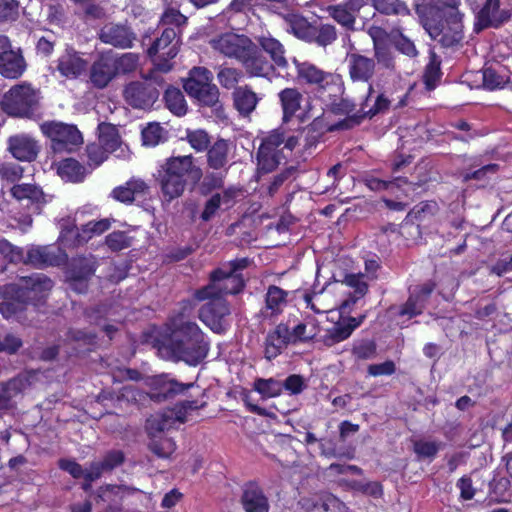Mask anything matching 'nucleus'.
I'll use <instances>...</instances> for the list:
<instances>
[{
  "instance_id": "f257e3e1",
  "label": "nucleus",
  "mask_w": 512,
  "mask_h": 512,
  "mask_svg": "<svg viewBox=\"0 0 512 512\" xmlns=\"http://www.w3.org/2000/svg\"><path fill=\"white\" fill-rule=\"evenodd\" d=\"M172 316L169 320L170 337L164 345L171 357L189 365H198L208 354L209 343L205 340L200 327L186 320L184 311Z\"/></svg>"
},
{
  "instance_id": "f03ea898",
  "label": "nucleus",
  "mask_w": 512,
  "mask_h": 512,
  "mask_svg": "<svg viewBox=\"0 0 512 512\" xmlns=\"http://www.w3.org/2000/svg\"><path fill=\"white\" fill-rule=\"evenodd\" d=\"M52 286V280L40 273L21 277L19 283L8 287L11 292L15 293L16 298L1 302L0 313L6 319L20 320L25 304L40 305L46 299Z\"/></svg>"
},
{
  "instance_id": "7ed1b4c3",
  "label": "nucleus",
  "mask_w": 512,
  "mask_h": 512,
  "mask_svg": "<svg viewBox=\"0 0 512 512\" xmlns=\"http://www.w3.org/2000/svg\"><path fill=\"white\" fill-rule=\"evenodd\" d=\"M249 264L247 258L235 259L223 264L210 274V282L194 292V298L205 301L212 296L224 298L228 294H237L244 287L241 271Z\"/></svg>"
},
{
  "instance_id": "20e7f679",
  "label": "nucleus",
  "mask_w": 512,
  "mask_h": 512,
  "mask_svg": "<svg viewBox=\"0 0 512 512\" xmlns=\"http://www.w3.org/2000/svg\"><path fill=\"white\" fill-rule=\"evenodd\" d=\"M298 144V136L287 135L281 128L270 131L262 138L257 151L259 169L273 171L286 158L285 151L292 152Z\"/></svg>"
},
{
  "instance_id": "39448f33",
  "label": "nucleus",
  "mask_w": 512,
  "mask_h": 512,
  "mask_svg": "<svg viewBox=\"0 0 512 512\" xmlns=\"http://www.w3.org/2000/svg\"><path fill=\"white\" fill-rule=\"evenodd\" d=\"M39 91L31 84L22 82L12 86L1 100L5 113L13 117L31 118L39 108Z\"/></svg>"
},
{
  "instance_id": "423d86ee",
  "label": "nucleus",
  "mask_w": 512,
  "mask_h": 512,
  "mask_svg": "<svg viewBox=\"0 0 512 512\" xmlns=\"http://www.w3.org/2000/svg\"><path fill=\"white\" fill-rule=\"evenodd\" d=\"M212 81L213 74L209 69L205 67H194L189 72V78L184 83V89L199 105L218 110L221 106L219 102V90Z\"/></svg>"
},
{
  "instance_id": "0eeeda50",
  "label": "nucleus",
  "mask_w": 512,
  "mask_h": 512,
  "mask_svg": "<svg viewBox=\"0 0 512 512\" xmlns=\"http://www.w3.org/2000/svg\"><path fill=\"white\" fill-rule=\"evenodd\" d=\"M42 133L51 140L54 152H72L83 143V137L73 124L48 121L40 125Z\"/></svg>"
},
{
  "instance_id": "6e6552de",
  "label": "nucleus",
  "mask_w": 512,
  "mask_h": 512,
  "mask_svg": "<svg viewBox=\"0 0 512 512\" xmlns=\"http://www.w3.org/2000/svg\"><path fill=\"white\" fill-rule=\"evenodd\" d=\"M178 33L179 31L174 27L164 28L161 36L148 49V55L155 56L153 62L157 71L167 73L172 69L173 65L170 60L179 52Z\"/></svg>"
},
{
  "instance_id": "1a4fd4ad",
  "label": "nucleus",
  "mask_w": 512,
  "mask_h": 512,
  "mask_svg": "<svg viewBox=\"0 0 512 512\" xmlns=\"http://www.w3.org/2000/svg\"><path fill=\"white\" fill-rule=\"evenodd\" d=\"M155 83L161 85L163 80L151 75L143 81H133L124 88V99L128 105L135 109H150L159 97V90Z\"/></svg>"
},
{
  "instance_id": "9d476101",
  "label": "nucleus",
  "mask_w": 512,
  "mask_h": 512,
  "mask_svg": "<svg viewBox=\"0 0 512 512\" xmlns=\"http://www.w3.org/2000/svg\"><path fill=\"white\" fill-rule=\"evenodd\" d=\"M342 41L347 49L345 61L350 79L353 82L368 83L375 74V60L357 52L349 34H345Z\"/></svg>"
},
{
  "instance_id": "9b49d317",
  "label": "nucleus",
  "mask_w": 512,
  "mask_h": 512,
  "mask_svg": "<svg viewBox=\"0 0 512 512\" xmlns=\"http://www.w3.org/2000/svg\"><path fill=\"white\" fill-rule=\"evenodd\" d=\"M96 268L97 260L91 254L73 258L67 276L69 287L77 293L86 292Z\"/></svg>"
},
{
  "instance_id": "f8f14e48",
  "label": "nucleus",
  "mask_w": 512,
  "mask_h": 512,
  "mask_svg": "<svg viewBox=\"0 0 512 512\" xmlns=\"http://www.w3.org/2000/svg\"><path fill=\"white\" fill-rule=\"evenodd\" d=\"M200 309L199 319L216 333L226 330L225 318L230 314V308L224 298L212 296Z\"/></svg>"
},
{
  "instance_id": "ddd939ff",
  "label": "nucleus",
  "mask_w": 512,
  "mask_h": 512,
  "mask_svg": "<svg viewBox=\"0 0 512 512\" xmlns=\"http://www.w3.org/2000/svg\"><path fill=\"white\" fill-rule=\"evenodd\" d=\"M209 43L215 51L239 61L245 52H249L253 42L245 35L226 32L212 38Z\"/></svg>"
},
{
  "instance_id": "4468645a",
  "label": "nucleus",
  "mask_w": 512,
  "mask_h": 512,
  "mask_svg": "<svg viewBox=\"0 0 512 512\" xmlns=\"http://www.w3.org/2000/svg\"><path fill=\"white\" fill-rule=\"evenodd\" d=\"M110 227L108 219L90 221L82 227V232L77 228L66 229L61 232L59 240L64 247L73 248L87 242L93 235H99Z\"/></svg>"
},
{
  "instance_id": "2eb2a0df",
  "label": "nucleus",
  "mask_w": 512,
  "mask_h": 512,
  "mask_svg": "<svg viewBox=\"0 0 512 512\" xmlns=\"http://www.w3.org/2000/svg\"><path fill=\"white\" fill-rule=\"evenodd\" d=\"M298 505L305 512H342L345 504L332 493L319 491L299 499Z\"/></svg>"
},
{
  "instance_id": "dca6fc26",
  "label": "nucleus",
  "mask_w": 512,
  "mask_h": 512,
  "mask_svg": "<svg viewBox=\"0 0 512 512\" xmlns=\"http://www.w3.org/2000/svg\"><path fill=\"white\" fill-rule=\"evenodd\" d=\"M294 62L297 69V77L300 81L323 89L329 85H335L338 86V89H341V78L339 75L325 72L309 62L300 63L296 60Z\"/></svg>"
},
{
  "instance_id": "f3484780",
  "label": "nucleus",
  "mask_w": 512,
  "mask_h": 512,
  "mask_svg": "<svg viewBox=\"0 0 512 512\" xmlns=\"http://www.w3.org/2000/svg\"><path fill=\"white\" fill-rule=\"evenodd\" d=\"M99 39L105 44L126 49L132 47L136 35L126 24L110 22L101 27Z\"/></svg>"
},
{
  "instance_id": "a211bd4d",
  "label": "nucleus",
  "mask_w": 512,
  "mask_h": 512,
  "mask_svg": "<svg viewBox=\"0 0 512 512\" xmlns=\"http://www.w3.org/2000/svg\"><path fill=\"white\" fill-rule=\"evenodd\" d=\"M10 194L13 199L36 214L40 213L42 206L47 203L42 189L34 184H15L10 188Z\"/></svg>"
},
{
  "instance_id": "6ab92c4d",
  "label": "nucleus",
  "mask_w": 512,
  "mask_h": 512,
  "mask_svg": "<svg viewBox=\"0 0 512 512\" xmlns=\"http://www.w3.org/2000/svg\"><path fill=\"white\" fill-rule=\"evenodd\" d=\"M330 110L336 115L346 116L343 120L333 124L330 127L331 131L352 129L358 126L364 119L361 108L356 110V104L346 98L331 103Z\"/></svg>"
},
{
  "instance_id": "aec40b11",
  "label": "nucleus",
  "mask_w": 512,
  "mask_h": 512,
  "mask_svg": "<svg viewBox=\"0 0 512 512\" xmlns=\"http://www.w3.org/2000/svg\"><path fill=\"white\" fill-rule=\"evenodd\" d=\"M510 12L500 8V0H486L483 8L477 14L475 30L477 32L488 28H497L510 18Z\"/></svg>"
},
{
  "instance_id": "412c9836",
  "label": "nucleus",
  "mask_w": 512,
  "mask_h": 512,
  "mask_svg": "<svg viewBox=\"0 0 512 512\" xmlns=\"http://www.w3.org/2000/svg\"><path fill=\"white\" fill-rule=\"evenodd\" d=\"M8 150L17 160L31 162L36 159L40 146L32 136L20 133L9 137Z\"/></svg>"
},
{
  "instance_id": "4be33fe9",
  "label": "nucleus",
  "mask_w": 512,
  "mask_h": 512,
  "mask_svg": "<svg viewBox=\"0 0 512 512\" xmlns=\"http://www.w3.org/2000/svg\"><path fill=\"white\" fill-rule=\"evenodd\" d=\"M124 462V454L120 450L108 451L101 459L94 460L86 468L85 480H96L106 477Z\"/></svg>"
},
{
  "instance_id": "5701e85b",
  "label": "nucleus",
  "mask_w": 512,
  "mask_h": 512,
  "mask_svg": "<svg viewBox=\"0 0 512 512\" xmlns=\"http://www.w3.org/2000/svg\"><path fill=\"white\" fill-rule=\"evenodd\" d=\"M239 62L251 77H268L273 71V65L260 54L255 43L251 44L249 52H245Z\"/></svg>"
},
{
  "instance_id": "b1692460",
  "label": "nucleus",
  "mask_w": 512,
  "mask_h": 512,
  "mask_svg": "<svg viewBox=\"0 0 512 512\" xmlns=\"http://www.w3.org/2000/svg\"><path fill=\"white\" fill-rule=\"evenodd\" d=\"M66 255L56 247L36 246L31 247L24 258V262L36 267L54 266L60 264Z\"/></svg>"
},
{
  "instance_id": "393cba45",
  "label": "nucleus",
  "mask_w": 512,
  "mask_h": 512,
  "mask_svg": "<svg viewBox=\"0 0 512 512\" xmlns=\"http://www.w3.org/2000/svg\"><path fill=\"white\" fill-rule=\"evenodd\" d=\"M289 344H292L289 327L287 324L280 323L266 336L265 358L269 361L275 359Z\"/></svg>"
},
{
  "instance_id": "a878e982",
  "label": "nucleus",
  "mask_w": 512,
  "mask_h": 512,
  "mask_svg": "<svg viewBox=\"0 0 512 512\" xmlns=\"http://www.w3.org/2000/svg\"><path fill=\"white\" fill-rule=\"evenodd\" d=\"M27 69L22 50L16 47L9 52H0V75L7 79L20 78Z\"/></svg>"
},
{
  "instance_id": "bb28decb",
  "label": "nucleus",
  "mask_w": 512,
  "mask_h": 512,
  "mask_svg": "<svg viewBox=\"0 0 512 512\" xmlns=\"http://www.w3.org/2000/svg\"><path fill=\"white\" fill-rule=\"evenodd\" d=\"M99 143L109 154H115L116 157H125L129 152L128 147L121 141L117 128L109 123L98 125Z\"/></svg>"
},
{
  "instance_id": "cd10ccee",
  "label": "nucleus",
  "mask_w": 512,
  "mask_h": 512,
  "mask_svg": "<svg viewBox=\"0 0 512 512\" xmlns=\"http://www.w3.org/2000/svg\"><path fill=\"white\" fill-rule=\"evenodd\" d=\"M161 170L180 179H186L185 177L189 174L196 179L201 176V170L194 165L192 155L170 157Z\"/></svg>"
},
{
  "instance_id": "c85d7f7f",
  "label": "nucleus",
  "mask_w": 512,
  "mask_h": 512,
  "mask_svg": "<svg viewBox=\"0 0 512 512\" xmlns=\"http://www.w3.org/2000/svg\"><path fill=\"white\" fill-rule=\"evenodd\" d=\"M430 36L445 48L457 46L463 40L461 17L452 18L451 26L429 31Z\"/></svg>"
},
{
  "instance_id": "c756f323",
  "label": "nucleus",
  "mask_w": 512,
  "mask_h": 512,
  "mask_svg": "<svg viewBox=\"0 0 512 512\" xmlns=\"http://www.w3.org/2000/svg\"><path fill=\"white\" fill-rule=\"evenodd\" d=\"M85 68L86 62L73 50H66L57 60L56 69L66 78H77Z\"/></svg>"
},
{
  "instance_id": "7c9ffc66",
  "label": "nucleus",
  "mask_w": 512,
  "mask_h": 512,
  "mask_svg": "<svg viewBox=\"0 0 512 512\" xmlns=\"http://www.w3.org/2000/svg\"><path fill=\"white\" fill-rule=\"evenodd\" d=\"M115 67L111 62L110 55H103L99 60L94 62L90 71V80L97 88L106 87L109 82L116 76Z\"/></svg>"
},
{
  "instance_id": "2f4dec72",
  "label": "nucleus",
  "mask_w": 512,
  "mask_h": 512,
  "mask_svg": "<svg viewBox=\"0 0 512 512\" xmlns=\"http://www.w3.org/2000/svg\"><path fill=\"white\" fill-rule=\"evenodd\" d=\"M232 143L225 139L216 140L207 149V164L214 170H220L227 166L230 160Z\"/></svg>"
},
{
  "instance_id": "473e14b6",
  "label": "nucleus",
  "mask_w": 512,
  "mask_h": 512,
  "mask_svg": "<svg viewBox=\"0 0 512 512\" xmlns=\"http://www.w3.org/2000/svg\"><path fill=\"white\" fill-rule=\"evenodd\" d=\"M233 101L237 111L243 116H248L255 110L259 97L249 86L244 85L234 89Z\"/></svg>"
},
{
  "instance_id": "72a5a7b5",
  "label": "nucleus",
  "mask_w": 512,
  "mask_h": 512,
  "mask_svg": "<svg viewBox=\"0 0 512 512\" xmlns=\"http://www.w3.org/2000/svg\"><path fill=\"white\" fill-rule=\"evenodd\" d=\"M147 190L148 186L143 180L131 179L113 189L112 197L122 203H132L137 196L144 195Z\"/></svg>"
},
{
  "instance_id": "f704fd0d",
  "label": "nucleus",
  "mask_w": 512,
  "mask_h": 512,
  "mask_svg": "<svg viewBox=\"0 0 512 512\" xmlns=\"http://www.w3.org/2000/svg\"><path fill=\"white\" fill-rule=\"evenodd\" d=\"M283 110V122L287 123L301 108L302 93L297 88H285L278 93Z\"/></svg>"
},
{
  "instance_id": "c9c22d12",
  "label": "nucleus",
  "mask_w": 512,
  "mask_h": 512,
  "mask_svg": "<svg viewBox=\"0 0 512 512\" xmlns=\"http://www.w3.org/2000/svg\"><path fill=\"white\" fill-rule=\"evenodd\" d=\"M257 41L261 48L270 55L274 64L281 68L285 69L288 66L287 59L285 58V49L284 46L280 43L279 40L272 37L270 34L261 35L257 38Z\"/></svg>"
},
{
  "instance_id": "e433bc0d",
  "label": "nucleus",
  "mask_w": 512,
  "mask_h": 512,
  "mask_svg": "<svg viewBox=\"0 0 512 512\" xmlns=\"http://www.w3.org/2000/svg\"><path fill=\"white\" fill-rule=\"evenodd\" d=\"M159 182L163 197L169 202L179 198L186 187V179H180L162 170L159 171Z\"/></svg>"
},
{
  "instance_id": "4c0bfd02",
  "label": "nucleus",
  "mask_w": 512,
  "mask_h": 512,
  "mask_svg": "<svg viewBox=\"0 0 512 512\" xmlns=\"http://www.w3.org/2000/svg\"><path fill=\"white\" fill-rule=\"evenodd\" d=\"M241 504L245 512H269L268 498L258 488L245 489L241 496Z\"/></svg>"
},
{
  "instance_id": "58836bf2",
  "label": "nucleus",
  "mask_w": 512,
  "mask_h": 512,
  "mask_svg": "<svg viewBox=\"0 0 512 512\" xmlns=\"http://www.w3.org/2000/svg\"><path fill=\"white\" fill-rule=\"evenodd\" d=\"M86 168L76 159L66 158L57 165V174L67 182H81L86 176Z\"/></svg>"
},
{
  "instance_id": "ea45409f",
  "label": "nucleus",
  "mask_w": 512,
  "mask_h": 512,
  "mask_svg": "<svg viewBox=\"0 0 512 512\" xmlns=\"http://www.w3.org/2000/svg\"><path fill=\"white\" fill-rule=\"evenodd\" d=\"M284 20L288 32L294 34L298 39L309 42L314 25L309 23L301 15L295 13H288L284 16Z\"/></svg>"
},
{
  "instance_id": "a19ab883",
  "label": "nucleus",
  "mask_w": 512,
  "mask_h": 512,
  "mask_svg": "<svg viewBox=\"0 0 512 512\" xmlns=\"http://www.w3.org/2000/svg\"><path fill=\"white\" fill-rule=\"evenodd\" d=\"M374 93V88L372 84L368 86V94L365 100L361 104V112H363V118L370 117L372 118L378 113L384 112L388 109L390 105V101L385 97L384 94H378L375 99H373L372 94Z\"/></svg>"
},
{
  "instance_id": "79ce46f5",
  "label": "nucleus",
  "mask_w": 512,
  "mask_h": 512,
  "mask_svg": "<svg viewBox=\"0 0 512 512\" xmlns=\"http://www.w3.org/2000/svg\"><path fill=\"white\" fill-rule=\"evenodd\" d=\"M26 387V379L15 377L6 383L0 384V410L7 409L10 401Z\"/></svg>"
},
{
  "instance_id": "37998d69",
  "label": "nucleus",
  "mask_w": 512,
  "mask_h": 512,
  "mask_svg": "<svg viewBox=\"0 0 512 512\" xmlns=\"http://www.w3.org/2000/svg\"><path fill=\"white\" fill-rule=\"evenodd\" d=\"M166 107L176 116H183L187 112V103L182 91L175 87H168L164 93Z\"/></svg>"
},
{
  "instance_id": "c03bdc74",
  "label": "nucleus",
  "mask_w": 512,
  "mask_h": 512,
  "mask_svg": "<svg viewBox=\"0 0 512 512\" xmlns=\"http://www.w3.org/2000/svg\"><path fill=\"white\" fill-rule=\"evenodd\" d=\"M441 441L431 439H419L413 442V451L420 460L432 461L443 448Z\"/></svg>"
},
{
  "instance_id": "a18cd8bd",
  "label": "nucleus",
  "mask_w": 512,
  "mask_h": 512,
  "mask_svg": "<svg viewBox=\"0 0 512 512\" xmlns=\"http://www.w3.org/2000/svg\"><path fill=\"white\" fill-rule=\"evenodd\" d=\"M142 143L148 147H155L167 140V131L156 122L148 123L141 131Z\"/></svg>"
},
{
  "instance_id": "49530a36",
  "label": "nucleus",
  "mask_w": 512,
  "mask_h": 512,
  "mask_svg": "<svg viewBox=\"0 0 512 512\" xmlns=\"http://www.w3.org/2000/svg\"><path fill=\"white\" fill-rule=\"evenodd\" d=\"M253 390L259 393L262 398L268 399L281 395L283 385L281 381L275 378H257L253 383Z\"/></svg>"
},
{
  "instance_id": "de8ad7c7",
  "label": "nucleus",
  "mask_w": 512,
  "mask_h": 512,
  "mask_svg": "<svg viewBox=\"0 0 512 512\" xmlns=\"http://www.w3.org/2000/svg\"><path fill=\"white\" fill-rule=\"evenodd\" d=\"M318 330L314 320L299 323L292 330L289 329L292 344L311 341L318 334Z\"/></svg>"
},
{
  "instance_id": "09e8293b",
  "label": "nucleus",
  "mask_w": 512,
  "mask_h": 512,
  "mask_svg": "<svg viewBox=\"0 0 512 512\" xmlns=\"http://www.w3.org/2000/svg\"><path fill=\"white\" fill-rule=\"evenodd\" d=\"M337 39L336 27L332 24H321L313 27L311 39L308 43H315L320 47L331 45Z\"/></svg>"
},
{
  "instance_id": "8fccbe9b",
  "label": "nucleus",
  "mask_w": 512,
  "mask_h": 512,
  "mask_svg": "<svg viewBox=\"0 0 512 512\" xmlns=\"http://www.w3.org/2000/svg\"><path fill=\"white\" fill-rule=\"evenodd\" d=\"M489 503H507L512 498L511 482H488Z\"/></svg>"
},
{
  "instance_id": "3c124183",
  "label": "nucleus",
  "mask_w": 512,
  "mask_h": 512,
  "mask_svg": "<svg viewBox=\"0 0 512 512\" xmlns=\"http://www.w3.org/2000/svg\"><path fill=\"white\" fill-rule=\"evenodd\" d=\"M376 11L384 15H409L410 10L401 0H372Z\"/></svg>"
},
{
  "instance_id": "603ef678",
  "label": "nucleus",
  "mask_w": 512,
  "mask_h": 512,
  "mask_svg": "<svg viewBox=\"0 0 512 512\" xmlns=\"http://www.w3.org/2000/svg\"><path fill=\"white\" fill-rule=\"evenodd\" d=\"M329 16L334 19L339 25L348 31H355L356 18L354 14L347 11L344 7L335 4L327 7Z\"/></svg>"
},
{
  "instance_id": "864d4df0",
  "label": "nucleus",
  "mask_w": 512,
  "mask_h": 512,
  "mask_svg": "<svg viewBox=\"0 0 512 512\" xmlns=\"http://www.w3.org/2000/svg\"><path fill=\"white\" fill-rule=\"evenodd\" d=\"M115 67L116 75L134 71L138 65L139 57L135 53H124L120 56L109 54Z\"/></svg>"
},
{
  "instance_id": "5fc2aeb1",
  "label": "nucleus",
  "mask_w": 512,
  "mask_h": 512,
  "mask_svg": "<svg viewBox=\"0 0 512 512\" xmlns=\"http://www.w3.org/2000/svg\"><path fill=\"white\" fill-rule=\"evenodd\" d=\"M287 292L278 286H269L266 293V307L272 314L279 313L286 304Z\"/></svg>"
},
{
  "instance_id": "6e6d98bb",
  "label": "nucleus",
  "mask_w": 512,
  "mask_h": 512,
  "mask_svg": "<svg viewBox=\"0 0 512 512\" xmlns=\"http://www.w3.org/2000/svg\"><path fill=\"white\" fill-rule=\"evenodd\" d=\"M350 336L351 328L345 324V321H339L332 328L327 330L323 342L327 346H333L348 339Z\"/></svg>"
},
{
  "instance_id": "4d7b16f0",
  "label": "nucleus",
  "mask_w": 512,
  "mask_h": 512,
  "mask_svg": "<svg viewBox=\"0 0 512 512\" xmlns=\"http://www.w3.org/2000/svg\"><path fill=\"white\" fill-rule=\"evenodd\" d=\"M243 74L242 71L233 67L221 66L217 72V80L223 88H237Z\"/></svg>"
},
{
  "instance_id": "13d9d810",
  "label": "nucleus",
  "mask_w": 512,
  "mask_h": 512,
  "mask_svg": "<svg viewBox=\"0 0 512 512\" xmlns=\"http://www.w3.org/2000/svg\"><path fill=\"white\" fill-rule=\"evenodd\" d=\"M352 355L356 360H369L376 355V344L371 340H359L353 343Z\"/></svg>"
},
{
  "instance_id": "bf43d9fd",
  "label": "nucleus",
  "mask_w": 512,
  "mask_h": 512,
  "mask_svg": "<svg viewBox=\"0 0 512 512\" xmlns=\"http://www.w3.org/2000/svg\"><path fill=\"white\" fill-rule=\"evenodd\" d=\"M440 62L433 56L430 62L427 64L424 72V83L428 90H432L436 87L437 83L441 78Z\"/></svg>"
},
{
  "instance_id": "052dcab7",
  "label": "nucleus",
  "mask_w": 512,
  "mask_h": 512,
  "mask_svg": "<svg viewBox=\"0 0 512 512\" xmlns=\"http://www.w3.org/2000/svg\"><path fill=\"white\" fill-rule=\"evenodd\" d=\"M186 138L190 146L197 152H203L209 148L210 137L205 130L188 131Z\"/></svg>"
},
{
  "instance_id": "680f3d73",
  "label": "nucleus",
  "mask_w": 512,
  "mask_h": 512,
  "mask_svg": "<svg viewBox=\"0 0 512 512\" xmlns=\"http://www.w3.org/2000/svg\"><path fill=\"white\" fill-rule=\"evenodd\" d=\"M0 254L11 263L24 262V251L6 239L0 240Z\"/></svg>"
},
{
  "instance_id": "e2e57ef3",
  "label": "nucleus",
  "mask_w": 512,
  "mask_h": 512,
  "mask_svg": "<svg viewBox=\"0 0 512 512\" xmlns=\"http://www.w3.org/2000/svg\"><path fill=\"white\" fill-rule=\"evenodd\" d=\"M304 301L312 311L317 314L328 313L333 310V306L325 303L323 293L305 294Z\"/></svg>"
},
{
  "instance_id": "0e129e2a",
  "label": "nucleus",
  "mask_w": 512,
  "mask_h": 512,
  "mask_svg": "<svg viewBox=\"0 0 512 512\" xmlns=\"http://www.w3.org/2000/svg\"><path fill=\"white\" fill-rule=\"evenodd\" d=\"M149 447L153 453L162 458L169 457L176 449L174 441L170 438L152 440Z\"/></svg>"
},
{
  "instance_id": "69168bd1",
  "label": "nucleus",
  "mask_w": 512,
  "mask_h": 512,
  "mask_svg": "<svg viewBox=\"0 0 512 512\" xmlns=\"http://www.w3.org/2000/svg\"><path fill=\"white\" fill-rule=\"evenodd\" d=\"M192 386L193 384H183L173 379L163 380L161 382L159 394L162 395L163 398L167 399L173 397L174 395L183 393L185 390Z\"/></svg>"
},
{
  "instance_id": "338daca9",
  "label": "nucleus",
  "mask_w": 512,
  "mask_h": 512,
  "mask_svg": "<svg viewBox=\"0 0 512 512\" xmlns=\"http://www.w3.org/2000/svg\"><path fill=\"white\" fill-rule=\"evenodd\" d=\"M86 152L89 165L93 167L102 164L109 154L99 142L87 145Z\"/></svg>"
},
{
  "instance_id": "774afa93",
  "label": "nucleus",
  "mask_w": 512,
  "mask_h": 512,
  "mask_svg": "<svg viewBox=\"0 0 512 512\" xmlns=\"http://www.w3.org/2000/svg\"><path fill=\"white\" fill-rule=\"evenodd\" d=\"M392 42L395 48L402 54L408 57H416L418 55V51L415 47L413 41L404 36L403 34L394 35L392 38Z\"/></svg>"
}]
</instances>
